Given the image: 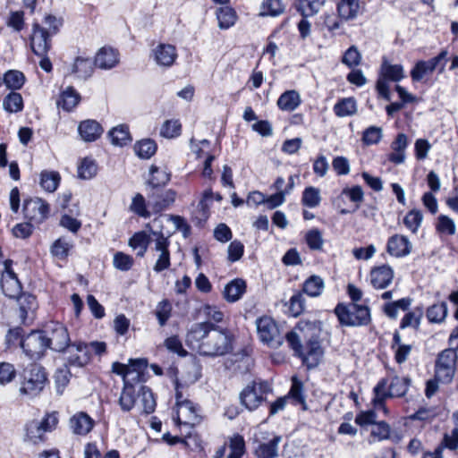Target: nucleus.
I'll return each mask as SVG.
<instances>
[{"instance_id": "obj_17", "label": "nucleus", "mask_w": 458, "mask_h": 458, "mask_svg": "<svg viewBox=\"0 0 458 458\" xmlns=\"http://www.w3.org/2000/svg\"><path fill=\"white\" fill-rule=\"evenodd\" d=\"M50 38L51 36L46 29L38 24H34L30 37V47L33 53L38 56L46 55L51 48Z\"/></svg>"}, {"instance_id": "obj_42", "label": "nucleus", "mask_w": 458, "mask_h": 458, "mask_svg": "<svg viewBox=\"0 0 458 458\" xmlns=\"http://www.w3.org/2000/svg\"><path fill=\"white\" fill-rule=\"evenodd\" d=\"M285 6L281 0H264L260 8V16L276 17L284 12Z\"/></svg>"}, {"instance_id": "obj_38", "label": "nucleus", "mask_w": 458, "mask_h": 458, "mask_svg": "<svg viewBox=\"0 0 458 458\" xmlns=\"http://www.w3.org/2000/svg\"><path fill=\"white\" fill-rule=\"evenodd\" d=\"M359 9V0H341L337 5L338 13L344 20L355 18Z\"/></svg>"}, {"instance_id": "obj_5", "label": "nucleus", "mask_w": 458, "mask_h": 458, "mask_svg": "<svg viewBox=\"0 0 458 458\" xmlns=\"http://www.w3.org/2000/svg\"><path fill=\"white\" fill-rule=\"evenodd\" d=\"M46 382L45 369L38 364H30L24 370L20 392L30 397L37 396L43 390Z\"/></svg>"}, {"instance_id": "obj_24", "label": "nucleus", "mask_w": 458, "mask_h": 458, "mask_svg": "<svg viewBox=\"0 0 458 458\" xmlns=\"http://www.w3.org/2000/svg\"><path fill=\"white\" fill-rule=\"evenodd\" d=\"M70 427L76 435H87L94 427V420L83 411L74 414L70 419Z\"/></svg>"}, {"instance_id": "obj_30", "label": "nucleus", "mask_w": 458, "mask_h": 458, "mask_svg": "<svg viewBox=\"0 0 458 458\" xmlns=\"http://www.w3.org/2000/svg\"><path fill=\"white\" fill-rule=\"evenodd\" d=\"M118 64V53L111 47H102L95 58V65L101 69H111Z\"/></svg>"}, {"instance_id": "obj_39", "label": "nucleus", "mask_w": 458, "mask_h": 458, "mask_svg": "<svg viewBox=\"0 0 458 458\" xmlns=\"http://www.w3.org/2000/svg\"><path fill=\"white\" fill-rule=\"evenodd\" d=\"M157 148V143L151 139H143L134 145L137 156L144 159L150 158L156 153Z\"/></svg>"}, {"instance_id": "obj_8", "label": "nucleus", "mask_w": 458, "mask_h": 458, "mask_svg": "<svg viewBox=\"0 0 458 458\" xmlns=\"http://www.w3.org/2000/svg\"><path fill=\"white\" fill-rule=\"evenodd\" d=\"M458 344L456 349L449 348L442 351L436 360V378L442 383H450L454 376Z\"/></svg>"}, {"instance_id": "obj_34", "label": "nucleus", "mask_w": 458, "mask_h": 458, "mask_svg": "<svg viewBox=\"0 0 458 458\" xmlns=\"http://www.w3.org/2000/svg\"><path fill=\"white\" fill-rule=\"evenodd\" d=\"M151 233L148 234L145 231H140L135 233L129 240V245L134 249L138 250L137 255L140 257H143L147 251L148 245L150 242Z\"/></svg>"}, {"instance_id": "obj_35", "label": "nucleus", "mask_w": 458, "mask_h": 458, "mask_svg": "<svg viewBox=\"0 0 458 458\" xmlns=\"http://www.w3.org/2000/svg\"><path fill=\"white\" fill-rule=\"evenodd\" d=\"M281 437H275L267 443L259 445L255 451L258 458H276L278 454V445L281 442Z\"/></svg>"}, {"instance_id": "obj_46", "label": "nucleus", "mask_w": 458, "mask_h": 458, "mask_svg": "<svg viewBox=\"0 0 458 458\" xmlns=\"http://www.w3.org/2000/svg\"><path fill=\"white\" fill-rule=\"evenodd\" d=\"M321 202L320 191L318 188L309 186L302 192L301 204L307 208H314Z\"/></svg>"}, {"instance_id": "obj_15", "label": "nucleus", "mask_w": 458, "mask_h": 458, "mask_svg": "<svg viewBox=\"0 0 458 458\" xmlns=\"http://www.w3.org/2000/svg\"><path fill=\"white\" fill-rule=\"evenodd\" d=\"M148 205L152 208L154 213H159L170 207L175 200L176 192L174 190L154 191L147 192Z\"/></svg>"}, {"instance_id": "obj_58", "label": "nucleus", "mask_w": 458, "mask_h": 458, "mask_svg": "<svg viewBox=\"0 0 458 458\" xmlns=\"http://www.w3.org/2000/svg\"><path fill=\"white\" fill-rule=\"evenodd\" d=\"M361 62V54L355 46L350 47L342 57V63L349 68L358 66Z\"/></svg>"}, {"instance_id": "obj_63", "label": "nucleus", "mask_w": 458, "mask_h": 458, "mask_svg": "<svg viewBox=\"0 0 458 458\" xmlns=\"http://www.w3.org/2000/svg\"><path fill=\"white\" fill-rule=\"evenodd\" d=\"M72 247V245L68 242L63 239H58L53 243L51 247V253L59 259H64L67 258Z\"/></svg>"}, {"instance_id": "obj_32", "label": "nucleus", "mask_w": 458, "mask_h": 458, "mask_svg": "<svg viewBox=\"0 0 458 458\" xmlns=\"http://www.w3.org/2000/svg\"><path fill=\"white\" fill-rule=\"evenodd\" d=\"M301 104V98L297 91L287 90L277 99V106L283 111H293Z\"/></svg>"}, {"instance_id": "obj_11", "label": "nucleus", "mask_w": 458, "mask_h": 458, "mask_svg": "<svg viewBox=\"0 0 458 458\" xmlns=\"http://www.w3.org/2000/svg\"><path fill=\"white\" fill-rule=\"evenodd\" d=\"M447 51L442 50L437 56L428 61H419L416 63L413 69L411 71V77L413 81H420L425 75L432 73L435 70L438 69L439 72L445 70Z\"/></svg>"}, {"instance_id": "obj_14", "label": "nucleus", "mask_w": 458, "mask_h": 458, "mask_svg": "<svg viewBox=\"0 0 458 458\" xmlns=\"http://www.w3.org/2000/svg\"><path fill=\"white\" fill-rule=\"evenodd\" d=\"M23 213L27 219L39 224L47 217L49 206L39 198L26 199L23 204Z\"/></svg>"}, {"instance_id": "obj_57", "label": "nucleus", "mask_w": 458, "mask_h": 458, "mask_svg": "<svg viewBox=\"0 0 458 458\" xmlns=\"http://www.w3.org/2000/svg\"><path fill=\"white\" fill-rule=\"evenodd\" d=\"M172 304L168 300H163L160 301L156 308V317L158 320V324L164 327L171 317Z\"/></svg>"}, {"instance_id": "obj_54", "label": "nucleus", "mask_w": 458, "mask_h": 458, "mask_svg": "<svg viewBox=\"0 0 458 458\" xmlns=\"http://www.w3.org/2000/svg\"><path fill=\"white\" fill-rule=\"evenodd\" d=\"M140 394L141 397L140 402L143 406V411L146 414H150L154 412L157 406V403L151 389L148 388V386H142L140 387Z\"/></svg>"}, {"instance_id": "obj_53", "label": "nucleus", "mask_w": 458, "mask_h": 458, "mask_svg": "<svg viewBox=\"0 0 458 458\" xmlns=\"http://www.w3.org/2000/svg\"><path fill=\"white\" fill-rule=\"evenodd\" d=\"M423 215L418 209L409 211L403 218V224L412 233H416L421 225Z\"/></svg>"}, {"instance_id": "obj_26", "label": "nucleus", "mask_w": 458, "mask_h": 458, "mask_svg": "<svg viewBox=\"0 0 458 458\" xmlns=\"http://www.w3.org/2000/svg\"><path fill=\"white\" fill-rule=\"evenodd\" d=\"M78 131L82 140L89 142L95 141L103 132L101 125L95 120L81 122L79 124Z\"/></svg>"}, {"instance_id": "obj_13", "label": "nucleus", "mask_w": 458, "mask_h": 458, "mask_svg": "<svg viewBox=\"0 0 458 458\" xmlns=\"http://www.w3.org/2000/svg\"><path fill=\"white\" fill-rule=\"evenodd\" d=\"M64 352L69 366L82 368L90 360V352L88 351L86 343L81 341L72 343Z\"/></svg>"}, {"instance_id": "obj_21", "label": "nucleus", "mask_w": 458, "mask_h": 458, "mask_svg": "<svg viewBox=\"0 0 458 458\" xmlns=\"http://www.w3.org/2000/svg\"><path fill=\"white\" fill-rule=\"evenodd\" d=\"M154 59L157 64L170 67L177 58V51L174 46L170 44H159L153 50Z\"/></svg>"}, {"instance_id": "obj_40", "label": "nucleus", "mask_w": 458, "mask_h": 458, "mask_svg": "<svg viewBox=\"0 0 458 458\" xmlns=\"http://www.w3.org/2000/svg\"><path fill=\"white\" fill-rule=\"evenodd\" d=\"M111 142L116 146H124L131 140L127 125L121 124L109 131Z\"/></svg>"}, {"instance_id": "obj_27", "label": "nucleus", "mask_w": 458, "mask_h": 458, "mask_svg": "<svg viewBox=\"0 0 458 458\" xmlns=\"http://www.w3.org/2000/svg\"><path fill=\"white\" fill-rule=\"evenodd\" d=\"M1 287L4 294L9 298H15L17 300L22 294L21 284L14 272L3 276Z\"/></svg>"}, {"instance_id": "obj_48", "label": "nucleus", "mask_w": 458, "mask_h": 458, "mask_svg": "<svg viewBox=\"0 0 458 458\" xmlns=\"http://www.w3.org/2000/svg\"><path fill=\"white\" fill-rule=\"evenodd\" d=\"M447 315V304L445 301L436 303L427 310V318L431 323H441Z\"/></svg>"}, {"instance_id": "obj_59", "label": "nucleus", "mask_w": 458, "mask_h": 458, "mask_svg": "<svg viewBox=\"0 0 458 458\" xmlns=\"http://www.w3.org/2000/svg\"><path fill=\"white\" fill-rule=\"evenodd\" d=\"M182 125L178 120L165 121L160 130L161 136L165 138H174L181 134Z\"/></svg>"}, {"instance_id": "obj_33", "label": "nucleus", "mask_w": 458, "mask_h": 458, "mask_svg": "<svg viewBox=\"0 0 458 458\" xmlns=\"http://www.w3.org/2000/svg\"><path fill=\"white\" fill-rule=\"evenodd\" d=\"M94 71L93 63L89 58L77 57L72 67V72L79 79L87 80Z\"/></svg>"}, {"instance_id": "obj_22", "label": "nucleus", "mask_w": 458, "mask_h": 458, "mask_svg": "<svg viewBox=\"0 0 458 458\" xmlns=\"http://www.w3.org/2000/svg\"><path fill=\"white\" fill-rule=\"evenodd\" d=\"M408 144L407 135L398 133L394 140L391 143L392 152L388 154L387 159L394 165L403 164L405 161V150Z\"/></svg>"}, {"instance_id": "obj_31", "label": "nucleus", "mask_w": 458, "mask_h": 458, "mask_svg": "<svg viewBox=\"0 0 458 458\" xmlns=\"http://www.w3.org/2000/svg\"><path fill=\"white\" fill-rule=\"evenodd\" d=\"M136 391L132 382H125L121 392L118 403L123 411L128 412L132 410L136 402Z\"/></svg>"}, {"instance_id": "obj_7", "label": "nucleus", "mask_w": 458, "mask_h": 458, "mask_svg": "<svg viewBox=\"0 0 458 458\" xmlns=\"http://www.w3.org/2000/svg\"><path fill=\"white\" fill-rule=\"evenodd\" d=\"M159 223L158 219L153 220V225H147V228L150 231L151 235L154 238L155 247L154 250L158 253L157 261L154 265V271L160 273L169 268L170 262V251L169 245L170 241L168 237L165 236L162 231L154 230L153 227Z\"/></svg>"}, {"instance_id": "obj_50", "label": "nucleus", "mask_w": 458, "mask_h": 458, "mask_svg": "<svg viewBox=\"0 0 458 458\" xmlns=\"http://www.w3.org/2000/svg\"><path fill=\"white\" fill-rule=\"evenodd\" d=\"M3 107L8 113H17L23 108V99L20 93L11 92L3 100Z\"/></svg>"}, {"instance_id": "obj_23", "label": "nucleus", "mask_w": 458, "mask_h": 458, "mask_svg": "<svg viewBox=\"0 0 458 458\" xmlns=\"http://www.w3.org/2000/svg\"><path fill=\"white\" fill-rule=\"evenodd\" d=\"M171 179V174L165 169L152 165L149 168V178L147 182V192L160 191Z\"/></svg>"}, {"instance_id": "obj_37", "label": "nucleus", "mask_w": 458, "mask_h": 458, "mask_svg": "<svg viewBox=\"0 0 458 458\" xmlns=\"http://www.w3.org/2000/svg\"><path fill=\"white\" fill-rule=\"evenodd\" d=\"M412 300L410 297L400 299L396 301L386 302L383 310L384 313L390 318L394 319L397 318L398 310H402L403 311L408 310Z\"/></svg>"}, {"instance_id": "obj_2", "label": "nucleus", "mask_w": 458, "mask_h": 458, "mask_svg": "<svg viewBox=\"0 0 458 458\" xmlns=\"http://www.w3.org/2000/svg\"><path fill=\"white\" fill-rule=\"evenodd\" d=\"M296 328L302 333L303 337L307 340L306 344L303 346L301 344L300 336L295 331L288 332L285 339L295 354L302 359L303 363L309 368H314L319 363L324 353L319 341L320 322L318 320L301 319Z\"/></svg>"}, {"instance_id": "obj_18", "label": "nucleus", "mask_w": 458, "mask_h": 458, "mask_svg": "<svg viewBox=\"0 0 458 458\" xmlns=\"http://www.w3.org/2000/svg\"><path fill=\"white\" fill-rule=\"evenodd\" d=\"M411 250L412 244L407 236L396 233L388 238L386 251L389 255L403 258L408 256Z\"/></svg>"}, {"instance_id": "obj_6", "label": "nucleus", "mask_w": 458, "mask_h": 458, "mask_svg": "<svg viewBox=\"0 0 458 458\" xmlns=\"http://www.w3.org/2000/svg\"><path fill=\"white\" fill-rule=\"evenodd\" d=\"M270 391V385L267 381H252L241 392V403L249 411H255L266 400L265 395Z\"/></svg>"}, {"instance_id": "obj_61", "label": "nucleus", "mask_w": 458, "mask_h": 458, "mask_svg": "<svg viewBox=\"0 0 458 458\" xmlns=\"http://www.w3.org/2000/svg\"><path fill=\"white\" fill-rule=\"evenodd\" d=\"M25 336L23 335V329L21 327H14L10 328L5 335V344L7 348L21 347V340Z\"/></svg>"}, {"instance_id": "obj_55", "label": "nucleus", "mask_w": 458, "mask_h": 458, "mask_svg": "<svg viewBox=\"0 0 458 458\" xmlns=\"http://www.w3.org/2000/svg\"><path fill=\"white\" fill-rule=\"evenodd\" d=\"M436 229L438 233L454 235L456 233L454 221L445 215H439L437 219Z\"/></svg>"}, {"instance_id": "obj_25", "label": "nucleus", "mask_w": 458, "mask_h": 458, "mask_svg": "<svg viewBox=\"0 0 458 458\" xmlns=\"http://www.w3.org/2000/svg\"><path fill=\"white\" fill-rule=\"evenodd\" d=\"M81 98L80 93L73 87L69 86L61 92L56 104L58 107L70 112L78 106Z\"/></svg>"}, {"instance_id": "obj_12", "label": "nucleus", "mask_w": 458, "mask_h": 458, "mask_svg": "<svg viewBox=\"0 0 458 458\" xmlns=\"http://www.w3.org/2000/svg\"><path fill=\"white\" fill-rule=\"evenodd\" d=\"M258 335L261 342L271 345H280L282 339L279 337V329L275 320L267 316L257 319Z\"/></svg>"}, {"instance_id": "obj_29", "label": "nucleus", "mask_w": 458, "mask_h": 458, "mask_svg": "<svg viewBox=\"0 0 458 458\" xmlns=\"http://www.w3.org/2000/svg\"><path fill=\"white\" fill-rule=\"evenodd\" d=\"M245 291V281L237 278L232 280L225 286L223 291V296L228 302H235L242 298Z\"/></svg>"}, {"instance_id": "obj_52", "label": "nucleus", "mask_w": 458, "mask_h": 458, "mask_svg": "<svg viewBox=\"0 0 458 458\" xmlns=\"http://www.w3.org/2000/svg\"><path fill=\"white\" fill-rule=\"evenodd\" d=\"M98 165L93 159L84 158L78 166V175L84 180H89L97 174Z\"/></svg>"}, {"instance_id": "obj_4", "label": "nucleus", "mask_w": 458, "mask_h": 458, "mask_svg": "<svg viewBox=\"0 0 458 458\" xmlns=\"http://www.w3.org/2000/svg\"><path fill=\"white\" fill-rule=\"evenodd\" d=\"M404 78V70L402 64H393L387 58L383 57L380 65L379 78L377 81V90L386 100L391 98L388 81L398 82Z\"/></svg>"}, {"instance_id": "obj_20", "label": "nucleus", "mask_w": 458, "mask_h": 458, "mask_svg": "<svg viewBox=\"0 0 458 458\" xmlns=\"http://www.w3.org/2000/svg\"><path fill=\"white\" fill-rule=\"evenodd\" d=\"M370 284L376 289H385L393 281L394 270L388 265H383L371 269L369 274Z\"/></svg>"}, {"instance_id": "obj_47", "label": "nucleus", "mask_w": 458, "mask_h": 458, "mask_svg": "<svg viewBox=\"0 0 458 458\" xmlns=\"http://www.w3.org/2000/svg\"><path fill=\"white\" fill-rule=\"evenodd\" d=\"M2 80L8 89H19L24 85L25 76L18 70H9L4 74Z\"/></svg>"}, {"instance_id": "obj_36", "label": "nucleus", "mask_w": 458, "mask_h": 458, "mask_svg": "<svg viewBox=\"0 0 458 458\" xmlns=\"http://www.w3.org/2000/svg\"><path fill=\"white\" fill-rule=\"evenodd\" d=\"M45 429L38 424V420H32L26 425L25 441L34 445L39 444L45 440Z\"/></svg>"}, {"instance_id": "obj_41", "label": "nucleus", "mask_w": 458, "mask_h": 458, "mask_svg": "<svg viewBox=\"0 0 458 458\" xmlns=\"http://www.w3.org/2000/svg\"><path fill=\"white\" fill-rule=\"evenodd\" d=\"M335 114L339 117L351 116L357 112L356 101L353 98H346L338 101L334 106Z\"/></svg>"}, {"instance_id": "obj_51", "label": "nucleus", "mask_w": 458, "mask_h": 458, "mask_svg": "<svg viewBox=\"0 0 458 458\" xmlns=\"http://www.w3.org/2000/svg\"><path fill=\"white\" fill-rule=\"evenodd\" d=\"M323 2L318 0H297L296 9L303 17L313 16L318 11Z\"/></svg>"}, {"instance_id": "obj_9", "label": "nucleus", "mask_w": 458, "mask_h": 458, "mask_svg": "<svg viewBox=\"0 0 458 458\" xmlns=\"http://www.w3.org/2000/svg\"><path fill=\"white\" fill-rule=\"evenodd\" d=\"M21 348L31 360H39L47 349V335L43 330H33L21 340Z\"/></svg>"}, {"instance_id": "obj_3", "label": "nucleus", "mask_w": 458, "mask_h": 458, "mask_svg": "<svg viewBox=\"0 0 458 458\" xmlns=\"http://www.w3.org/2000/svg\"><path fill=\"white\" fill-rule=\"evenodd\" d=\"M335 314L344 327H365L371 322L370 310L367 305L338 303L335 308Z\"/></svg>"}, {"instance_id": "obj_16", "label": "nucleus", "mask_w": 458, "mask_h": 458, "mask_svg": "<svg viewBox=\"0 0 458 458\" xmlns=\"http://www.w3.org/2000/svg\"><path fill=\"white\" fill-rule=\"evenodd\" d=\"M17 304L20 323L22 325L31 324L35 318V310L38 308L36 297L30 293H23L18 297Z\"/></svg>"}, {"instance_id": "obj_45", "label": "nucleus", "mask_w": 458, "mask_h": 458, "mask_svg": "<svg viewBox=\"0 0 458 458\" xmlns=\"http://www.w3.org/2000/svg\"><path fill=\"white\" fill-rule=\"evenodd\" d=\"M61 177L59 173L54 171H43L40 174V185L48 192H54L60 182Z\"/></svg>"}, {"instance_id": "obj_28", "label": "nucleus", "mask_w": 458, "mask_h": 458, "mask_svg": "<svg viewBox=\"0 0 458 458\" xmlns=\"http://www.w3.org/2000/svg\"><path fill=\"white\" fill-rule=\"evenodd\" d=\"M177 413L179 418L182 416L185 419L183 421L184 424L194 426L199 424L201 420L198 412V408L190 400L185 399L179 404Z\"/></svg>"}, {"instance_id": "obj_10", "label": "nucleus", "mask_w": 458, "mask_h": 458, "mask_svg": "<svg viewBox=\"0 0 458 458\" xmlns=\"http://www.w3.org/2000/svg\"><path fill=\"white\" fill-rule=\"evenodd\" d=\"M47 335V348L59 352H64L71 345L67 328L59 322H51L43 330Z\"/></svg>"}, {"instance_id": "obj_56", "label": "nucleus", "mask_w": 458, "mask_h": 458, "mask_svg": "<svg viewBox=\"0 0 458 458\" xmlns=\"http://www.w3.org/2000/svg\"><path fill=\"white\" fill-rule=\"evenodd\" d=\"M423 316V309L416 308L413 311H410L404 315L400 327L405 328L408 327H412L418 328L420 324V319Z\"/></svg>"}, {"instance_id": "obj_19", "label": "nucleus", "mask_w": 458, "mask_h": 458, "mask_svg": "<svg viewBox=\"0 0 458 458\" xmlns=\"http://www.w3.org/2000/svg\"><path fill=\"white\" fill-rule=\"evenodd\" d=\"M145 366V362L142 360H133L131 361V366L129 367L127 365L114 362L113 363L112 369L113 372L121 375L123 377V384L125 382H132V381H140V368Z\"/></svg>"}, {"instance_id": "obj_49", "label": "nucleus", "mask_w": 458, "mask_h": 458, "mask_svg": "<svg viewBox=\"0 0 458 458\" xmlns=\"http://www.w3.org/2000/svg\"><path fill=\"white\" fill-rule=\"evenodd\" d=\"M410 378L394 377L389 385V394L391 397L403 396L409 387Z\"/></svg>"}, {"instance_id": "obj_44", "label": "nucleus", "mask_w": 458, "mask_h": 458, "mask_svg": "<svg viewBox=\"0 0 458 458\" xmlns=\"http://www.w3.org/2000/svg\"><path fill=\"white\" fill-rule=\"evenodd\" d=\"M324 289V281L318 276H310L303 284V292L311 297L319 296Z\"/></svg>"}, {"instance_id": "obj_60", "label": "nucleus", "mask_w": 458, "mask_h": 458, "mask_svg": "<svg viewBox=\"0 0 458 458\" xmlns=\"http://www.w3.org/2000/svg\"><path fill=\"white\" fill-rule=\"evenodd\" d=\"M383 137L382 129L377 126H369L363 131L362 142L367 145L377 144Z\"/></svg>"}, {"instance_id": "obj_62", "label": "nucleus", "mask_w": 458, "mask_h": 458, "mask_svg": "<svg viewBox=\"0 0 458 458\" xmlns=\"http://www.w3.org/2000/svg\"><path fill=\"white\" fill-rule=\"evenodd\" d=\"M342 195L346 196L349 199L355 203V209L360 208V203L364 199V192L360 186L356 185L351 188H344L342 191Z\"/></svg>"}, {"instance_id": "obj_64", "label": "nucleus", "mask_w": 458, "mask_h": 458, "mask_svg": "<svg viewBox=\"0 0 458 458\" xmlns=\"http://www.w3.org/2000/svg\"><path fill=\"white\" fill-rule=\"evenodd\" d=\"M306 242L310 249L318 250L322 249L324 241L322 234L319 230L312 229L310 230L305 236Z\"/></svg>"}, {"instance_id": "obj_1", "label": "nucleus", "mask_w": 458, "mask_h": 458, "mask_svg": "<svg viewBox=\"0 0 458 458\" xmlns=\"http://www.w3.org/2000/svg\"><path fill=\"white\" fill-rule=\"evenodd\" d=\"M186 343L202 356H223L233 350L229 331L211 322L192 325L186 335Z\"/></svg>"}, {"instance_id": "obj_43", "label": "nucleus", "mask_w": 458, "mask_h": 458, "mask_svg": "<svg viewBox=\"0 0 458 458\" xmlns=\"http://www.w3.org/2000/svg\"><path fill=\"white\" fill-rule=\"evenodd\" d=\"M218 26L222 30H227L236 21V13L230 7H221L216 13Z\"/></svg>"}]
</instances>
